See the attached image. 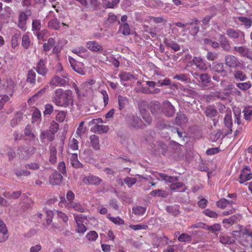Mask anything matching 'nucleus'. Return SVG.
Returning <instances> with one entry per match:
<instances>
[{
    "instance_id": "nucleus-1",
    "label": "nucleus",
    "mask_w": 252,
    "mask_h": 252,
    "mask_svg": "<svg viewBox=\"0 0 252 252\" xmlns=\"http://www.w3.org/2000/svg\"><path fill=\"white\" fill-rule=\"evenodd\" d=\"M52 100L56 106L63 108L74 104L73 94L70 90L56 89L52 95Z\"/></svg>"
},
{
    "instance_id": "nucleus-2",
    "label": "nucleus",
    "mask_w": 252,
    "mask_h": 252,
    "mask_svg": "<svg viewBox=\"0 0 252 252\" xmlns=\"http://www.w3.org/2000/svg\"><path fill=\"white\" fill-rule=\"evenodd\" d=\"M61 75L62 77L55 75L52 78L50 81V85L54 87L58 86L64 87L68 83V75L65 72H63Z\"/></svg>"
},
{
    "instance_id": "nucleus-3",
    "label": "nucleus",
    "mask_w": 252,
    "mask_h": 252,
    "mask_svg": "<svg viewBox=\"0 0 252 252\" xmlns=\"http://www.w3.org/2000/svg\"><path fill=\"white\" fill-rule=\"evenodd\" d=\"M82 182L86 185L97 186L100 185L102 180L97 176L89 173L83 177Z\"/></svg>"
},
{
    "instance_id": "nucleus-4",
    "label": "nucleus",
    "mask_w": 252,
    "mask_h": 252,
    "mask_svg": "<svg viewBox=\"0 0 252 252\" xmlns=\"http://www.w3.org/2000/svg\"><path fill=\"white\" fill-rule=\"evenodd\" d=\"M31 11L30 10H26L25 11H21L19 15L18 26L19 28L23 31L26 30V24L28 17L31 15Z\"/></svg>"
},
{
    "instance_id": "nucleus-5",
    "label": "nucleus",
    "mask_w": 252,
    "mask_h": 252,
    "mask_svg": "<svg viewBox=\"0 0 252 252\" xmlns=\"http://www.w3.org/2000/svg\"><path fill=\"white\" fill-rule=\"evenodd\" d=\"M252 179V173L251 170L247 167L244 168L241 172L239 178V182L243 184L245 182Z\"/></svg>"
},
{
    "instance_id": "nucleus-6",
    "label": "nucleus",
    "mask_w": 252,
    "mask_h": 252,
    "mask_svg": "<svg viewBox=\"0 0 252 252\" xmlns=\"http://www.w3.org/2000/svg\"><path fill=\"white\" fill-rule=\"evenodd\" d=\"M72 69L80 75H85L91 71V67H86L84 64H70Z\"/></svg>"
},
{
    "instance_id": "nucleus-7",
    "label": "nucleus",
    "mask_w": 252,
    "mask_h": 252,
    "mask_svg": "<svg viewBox=\"0 0 252 252\" xmlns=\"http://www.w3.org/2000/svg\"><path fill=\"white\" fill-rule=\"evenodd\" d=\"M163 111L168 117L173 116L175 113L174 106L168 100L165 101L163 103Z\"/></svg>"
},
{
    "instance_id": "nucleus-8",
    "label": "nucleus",
    "mask_w": 252,
    "mask_h": 252,
    "mask_svg": "<svg viewBox=\"0 0 252 252\" xmlns=\"http://www.w3.org/2000/svg\"><path fill=\"white\" fill-rule=\"evenodd\" d=\"M86 47L91 51L95 53L102 51L103 48L96 41H89L86 43Z\"/></svg>"
},
{
    "instance_id": "nucleus-9",
    "label": "nucleus",
    "mask_w": 252,
    "mask_h": 252,
    "mask_svg": "<svg viewBox=\"0 0 252 252\" xmlns=\"http://www.w3.org/2000/svg\"><path fill=\"white\" fill-rule=\"evenodd\" d=\"M0 233L2 234L0 236V243L4 242L8 238V229L4 221L0 220Z\"/></svg>"
},
{
    "instance_id": "nucleus-10",
    "label": "nucleus",
    "mask_w": 252,
    "mask_h": 252,
    "mask_svg": "<svg viewBox=\"0 0 252 252\" xmlns=\"http://www.w3.org/2000/svg\"><path fill=\"white\" fill-rule=\"evenodd\" d=\"M65 206L68 209H73L74 211H78L80 213H83L84 211V209L82 205L79 202H68L65 201Z\"/></svg>"
},
{
    "instance_id": "nucleus-11",
    "label": "nucleus",
    "mask_w": 252,
    "mask_h": 252,
    "mask_svg": "<svg viewBox=\"0 0 252 252\" xmlns=\"http://www.w3.org/2000/svg\"><path fill=\"white\" fill-rule=\"evenodd\" d=\"M164 43L167 48H170L177 52L181 49L180 46L175 41L171 39H165L164 40Z\"/></svg>"
},
{
    "instance_id": "nucleus-12",
    "label": "nucleus",
    "mask_w": 252,
    "mask_h": 252,
    "mask_svg": "<svg viewBox=\"0 0 252 252\" xmlns=\"http://www.w3.org/2000/svg\"><path fill=\"white\" fill-rule=\"evenodd\" d=\"M63 179V177L60 173L55 172L50 176L49 182L53 186L59 185L62 182Z\"/></svg>"
},
{
    "instance_id": "nucleus-13",
    "label": "nucleus",
    "mask_w": 252,
    "mask_h": 252,
    "mask_svg": "<svg viewBox=\"0 0 252 252\" xmlns=\"http://www.w3.org/2000/svg\"><path fill=\"white\" fill-rule=\"evenodd\" d=\"M55 134L49 130L42 131L40 134L41 142H43L45 139H47L50 142L53 141L55 138Z\"/></svg>"
},
{
    "instance_id": "nucleus-14",
    "label": "nucleus",
    "mask_w": 252,
    "mask_h": 252,
    "mask_svg": "<svg viewBox=\"0 0 252 252\" xmlns=\"http://www.w3.org/2000/svg\"><path fill=\"white\" fill-rule=\"evenodd\" d=\"M170 189L175 191L184 192L187 189L185 184L182 182H175L170 186Z\"/></svg>"
},
{
    "instance_id": "nucleus-15",
    "label": "nucleus",
    "mask_w": 252,
    "mask_h": 252,
    "mask_svg": "<svg viewBox=\"0 0 252 252\" xmlns=\"http://www.w3.org/2000/svg\"><path fill=\"white\" fill-rule=\"evenodd\" d=\"M129 124L131 126L136 128H143V122L137 116H132L129 120Z\"/></svg>"
},
{
    "instance_id": "nucleus-16",
    "label": "nucleus",
    "mask_w": 252,
    "mask_h": 252,
    "mask_svg": "<svg viewBox=\"0 0 252 252\" xmlns=\"http://www.w3.org/2000/svg\"><path fill=\"white\" fill-rule=\"evenodd\" d=\"M23 114L24 112L23 110L16 112L14 118H13L10 122V126L12 127L16 126L20 123L23 119Z\"/></svg>"
},
{
    "instance_id": "nucleus-17",
    "label": "nucleus",
    "mask_w": 252,
    "mask_h": 252,
    "mask_svg": "<svg viewBox=\"0 0 252 252\" xmlns=\"http://www.w3.org/2000/svg\"><path fill=\"white\" fill-rule=\"evenodd\" d=\"M140 111L141 116L144 121V123H143V127L150 125L152 122V118L150 114L145 109H140Z\"/></svg>"
},
{
    "instance_id": "nucleus-18",
    "label": "nucleus",
    "mask_w": 252,
    "mask_h": 252,
    "mask_svg": "<svg viewBox=\"0 0 252 252\" xmlns=\"http://www.w3.org/2000/svg\"><path fill=\"white\" fill-rule=\"evenodd\" d=\"M73 88L74 89L75 92L77 95V97L79 98H82L83 97H85L87 94V89L88 88H85V89H83V88L82 87V84L81 85V88L79 89L77 86L74 83L73 84Z\"/></svg>"
},
{
    "instance_id": "nucleus-19",
    "label": "nucleus",
    "mask_w": 252,
    "mask_h": 252,
    "mask_svg": "<svg viewBox=\"0 0 252 252\" xmlns=\"http://www.w3.org/2000/svg\"><path fill=\"white\" fill-rule=\"evenodd\" d=\"M70 164L75 168L83 167V164L78 160L77 154H71L70 156Z\"/></svg>"
},
{
    "instance_id": "nucleus-20",
    "label": "nucleus",
    "mask_w": 252,
    "mask_h": 252,
    "mask_svg": "<svg viewBox=\"0 0 252 252\" xmlns=\"http://www.w3.org/2000/svg\"><path fill=\"white\" fill-rule=\"evenodd\" d=\"M90 142L93 149L95 150L100 149L99 138V137L95 134H93L90 137Z\"/></svg>"
},
{
    "instance_id": "nucleus-21",
    "label": "nucleus",
    "mask_w": 252,
    "mask_h": 252,
    "mask_svg": "<svg viewBox=\"0 0 252 252\" xmlns=\"http://www.w3.org/2000/svg\"><path fill=\"white\" fill-rule=\"evenodd\" d=\"M57 149L55 146L50 147V157L49 160L51 164H55L57 161Z\"/></svg>"
},
{
    "instance_id": "nucleus-22",
    "label": "nucleus",
    "mask_w": 252,
    "mask_h": 252,
    "mask_svg": "<svg viewBox=\"0 0 252 252\" xmlns=\"http://www.w3.org/2000/svg\"><path fill=\"white\" fill-rule=\"evenodd\" d=\"M235 22H240L242 25H244L247 28H250L252 26V20L243 16H239L235 18Z\"/></svg>"
},
{
    "instance_id": "nucleus-23",
    "label": "nucleus",
    "mask_w": 252,
    "mask_h": 252,
    "mask_svg": "<svg viewBox=\"0 0 252 252\" xmlns=\"http://www.w3.org/2000/svg\"><path fill=\"white\" fill-rule=\"evenodd\" d=\"M199 21L197 19H194L191 22L189 23V25L192 27L190 30V34L192 35H196L199 31Z\"/></svg>"
},
{
    "instance_id": "nucleus-24",
    "label": "nucleus",
    "mask_w": 252,
    "mask_h": 252,
    "mask_svg": "<svg viewBox=\"0 0 252 252\" xmlns=\"http://www.w3.org/2000/svg\"><path fill=\"white\" fill-rule=\"evenodd\" d=\"M108 130V127L107 126L98 125H95L91 128V130L92 131L97 132L99 134L106 133Z\"/></svg>"
},
{
    "instance_id": "nucleus-25",
    "label": "nucleus",
    "mask_w": 252,
    "mask_h": 252,
    "mask_svg": "<svg viewBox=\"0 0 252 252\" xmlns=\"http://www.w3.org/2000/svg\"><path fill=\"white\" fill-rule=\"evenodd\" d=\"M24 134L26 136L29 137L30 140L34 141L36 138L32 126L29 125H27L25 128Z\"/></svg>"
},
{
    "instance_id": "nucleus-26",
    "label": "nucleus",
    "mask_w": 252,
    "mask_h": 252,
    "mask_svg": "<svg viewBox=\"0 0 252 252\" xmlns=\"http://www.w3.org/2000/svg\"><path fill=\"white\" fill-rule=\"evenodd\" d=\"M11 14L12 9L11 7L8 6H6L4 7V13L1 15V19L6 22H8L10 20Z\"/></svg>"
},
{
    "instance_id": "nucleus-27",
    "label": "nucleus",
    "mask_w": 252,
    "mask_h": 252,
    "mask_svg": "<svg viewBox=\"0 0 252 252\" xmlns=\"http://www.w3.org/2000/svg\"><path fill=\"white\" fill-rule=\"evenodd\" d=\"M130 28L127 23H123L120 24L119 32L124 35H128L130 34Z\"/></svg>"
},
{
    "instance_id": "nucleus-28",
    "label": "nucleus",
    "mask_w": 252,
    "mask_h": 252,
    "mask_svg": "<svg viewBox=\"0 0 252 252\" xmlns=\"http://www.w3.org/2000/svg\"><path fill=\"white\" fill-rule=\"evenodd\" d=\"M158 176L162 180L170 183L171 184L177 182L178 180L176 177L169 176L164 173H159Z\"/></svg>"
},
{
    "instance_id": "nucleus-29",
    "label": "nucleus",
    "mask_w": 252,
    "mask_h": 252,
    "mask_svg": "<svg viewBox=\"0 0 252 252\" xmlns=\"http://www.w3.org/2000/svg\"><path fill=\"white\" fill-rule=\"evenodd\" d=\"M119 108L120 110L123 109L128 104V99L126 96H118Z\"/></svg>"
},
{
    "instance_id": "nucleus-30",
    "label": "nucleus",
    "mask_w": 252,
    "mask_h": 252,
    "mask_svg": "<svg viewBox=\"0 0 252 252\" xmlns=\"http://www.w3.org/2000/svg\"><path fill=\"white\" fill-rule=\"evenodd\" d=\"M188 122L187 117L182 114H177L176 118V123L178 126H181L186 124Z\"/></svg>"
},
{
    "instance_id": "nucleus-31",
    "label": "nucleus",
    "mask_w": 252,
    "mask_h": 252,
    "mask_svg": "<svg viewBox=\"0 0 252 252\" xmlns=\"http://www.w3.org/2000/svg\"><path fill=\"white\" fill-rule=\"evenodd\" d=\"M15 174L18 177L28 176L31 175V172L28 171L27 169H21L20 168H16L14 170Z\"/></svg>"
},
{
    "instance_id": "nucleus-32",
    "label": "nucleus",
    "mask_w": 252,
    "mask_h": 252,
    "mask_svg": "<svg viewBox=\"0 0 252 252\" xmlns=\"http://www.w3.org/2000/svg\"><path fill=\"white\" fill-rule=\"evenodd\" d=\"M166 210L169 214L174 216L178 215L180 213L179 207L176 205L174 206L170 205L167 206Z\"/></svg>"
},
{
    "instance_id": "nucleus-33",
    "label": "nucleus",
    "mask_w": 252,
    "mask_h": 252,
    "mask_svg": "<svg viewBox=\"0 0 252 252\" xmlns=\"http://www.w3.org/2000/svg\"><path fill=\"white\" fill-rule=\"evenodd\" d=\"M220 41L221 47L226 51H228L230 49V46L229 42L224 35H221L220 37Z\"/></svg>"
},
{
    "instance_id": "nucleus-34",
    "label": "nucleus",
    "mask_w": 252,
    "mask_h": 252,
    "mask_svg": "<svg viewBox=\"0 0 252 252\" xmlns=\"http://www.w3.org/2000/svg\"><path fill=\"white\" fill-rule=\"evenodd\" d=\"M79 216H76L75 217V220L77 223V232L78 233H84L86 230L87 228L86 226L82 223L79 220H78Z\"/></svg>"
},
{
    "instance_id": "nucleus-35",
    "label": "nucleus",
    "mask_w": 252,
    "mask_h": 252,
    "mask_svg": "<svg viewBox=\"0 0 252 252\" xmlns=\"http://www.w3.org/2000/svg\"><path fill=\"white\" fill-rule=\"evenodd\" d=\"M226 34L232 39H236L240 35V31L232 29H229L226 32Z\"/></svg>"
},
{
    "instance_id": "nucleus-36",
    "label": "nucleus",
    "mask_w": 252,
    "mask_h": 252,
    "mask_svg": "<svg viewBox=\"0 0 252 252\" xmlns=\"http://www.w3.org/2000/svg\"><path fill=\"white\" fill-rule=\"evenodd\" d=\"M235 203L233 201H228L225 198H222L217 202V206L220 208L224 209L228 204L232 205Z\"/></svg>"
},
{
    "instance_id": "nucleus-37",
    "label": "nucleus",
    "mask_w": 252,
    "mask_h": 252,
    "mask_svg": "<svg viewBox=\"0 0 252 252\" xmlns=\"http://www.w3.org/2000/svg\"><path fill=\"white\" fill-rule=\"evenodd\" d=\"M106 217L108 219L115 224L122 225L125 223L124 220L120 217H111L110 214H108Z\"/></svg>"
},
{
    "instance_id": "nucleus-38",
    "label": "nucleus",
    "mask_w": 252,
    "mask_h": 252,
    "mask_svg": "<svg viewBox=\"0 0 252 252\" xmlns=\"http://www.w3.org/2000/svg\"><path fill=\"white\" fill-rule=\"evenodd\" d=\"M48 26L51 29L58 30L60 27V23L57 19H53L48 22Z\"/></svg>"
},
{
    "instance_id": "nucleus-39",
    "label": "nucleus",
    "mask_w": 252,
    "mask_h": 252,
    "mask_svg": "<svg viewBox=\"0 0 252 252\" xmlns=\"http://www.w3.org/2000/svg\"><path fill=\"white\" fill-rule=\"evenodd\" d=\"M30 44L31 42L29 35L27 33L24 34L22 38V45L25 49H27L29 48Z\"/></svg>"
},
{
    "instance_id": "nucleus-40",
    "label": "nucleus",
    "mask_w": 252,
    "mask_h": 252,
    "mask_svg": "<svg viewBox=\"0 0 252 252\" xmlns=\"http://www.w3.org/2000/svg\"><path fill=\"white\" fill-rule=\"evenodd\" d=\"M238 218L236 215H233L228 219H224L222 220V223L224 224H227L228 225H232V224L237 222Z\"/></svg>"
},
{
    "instance_id": "nucleus-41",
    "label": "nucleus",
    "mask_w": 252,
    "mask_h": 252,
    "mask_svg": "<svg viewBox=\"0 0 252 252\" xmlns=\"http://www.w3.org/2000/svg\"><path fill=\"white\" fill-rule=\"evenodd\" d=\"M55 44V40L53 38L50 37L48 39L47 42L43 44V49L45 51H48L53 47Z\"/></svg>"
},
{
    "instance_id": "nucleus-42",
    "label": "nucleus",
    "mask_w": 252,
    "mask_h": 252,
    "mask_svg": "<svg viewBox=\"0 0 252 252\" xmlns=\"http://www.w3.org/2000/svg\"><path fill=\"white\" fill-rule=\"evenodd\" d=\"M41 28V21L37 19L32 20V31L33 32H38Z\"/></svg>"
},
{
    "instance_id": "nucleus-43",
    "label": "nucleus",
    "mask_w": 252,
    "mask_h": 252,
    "mask_svg": "<svg viewBox=\"0 0 252 252\" xmlns=\"http://www.w3.org/2000/svg\"><path fill=\"white\" fill-rule=\"evenodd\" d=\"M220 241L224 245L232 244L235 242L230 237L226 235L220 236Z\"/></svg>"
},
{
    "instance_id": "nucleus-44",
    "label": "nucleus",
    "mask_w": 252,
    "mask_h": 252,
    "mask_svg": "<svg viewBox=\"0 0 252 252\" xmlns=\"http://www.w3.org/2000/svg\"><path fill=\"white\" fill-rule=\"evenodd\" d=\"M41 116L40 111L37 109H35L32 115V123L39 122L40 121Z\"/></svg>"
},
{
    "instance_id": "nucleus-45",
    "label": "nucleus",
    "mask_w": 252,
    "mask_h": 252,
    "mask_svg": "<svg viewBox=\"0 0 252 252\" xmlns=\"http://www.w3.org/2000/svg\"><path fill=\"white\" fill-rule=\"evenodd\" d=\"M224 123L225 126L229 128V129L230 131V133H231L232 131V130L231 129L232 126V118L230 115L228 114L225 115L224 118Z\"/></svg>"
},
{
    "instance_id": "nucleus-46",
    "label": "nucleus",
    "mask_w": 252,
    "mask_h": 252,
    "mask_svg": "<svg viewBox=\"0 0 252 252\" xmlns=\"http://www.w3.org/2000/svg\"><path fill=\"white\" fill-rule=\"evenodd\" d=\"M146 208L142 206H136L132 208V212L135 215L141 216L146 212Z\"/></svg>"
},
{
    "instance_id": "nucleus-47",
    "label": "nucleus",
    "mask_w": 252,
    "mask_h": 252,
    "mask_svg": "<svg viewBox=\"0 0 252 252\" xmlns=\"http://www.w3.org/2000/svg\"><path fill=\"white\" fill-rule=\"evenodd\" d=\"M36 71L37 73L40 75H45L48 71L47 68L45 65V64H37Z\"/></svg>"
},
{
    "instance_id": "nucleus-48",
    "label": "nucleus",
    "mask_w": 252,
    "mask_h": 252,
    "mask_svg": "<svg viewBox=\"0 0 252 252\" xmlns=\"http://www.w3.org/2000/svg\"><path fill=\"white\" fill-rule=\"evenodd\" d=\"M119 77L122 80L127 81L131 79H135L134 75L130 74L128 72H123L119 74Z\"/></svg>"
},
{
    "instance_id": "nucleus-49",
    "label": "nucleus",
    "mask_w": 252,
    "mask_h": 252,
    "mask_svg": "<svg viewBox=\"0 0 252 252\" xmlns=\"http://www.w3.org/2000/svg\"><path fill=\"white\" fill-rule=\"evenodd\" d=\"M150 195H151L152 196H159V197H166V192L165 191L158 189H155L153 191H152L150 192Z\"/></svg>"
},
{
    "instance_id": "nucleus-50",
    "label": "nucleus",
    "mask_w": 252,
    "mask_h": 252,
    "mask_svg": "<svg viewBox=\"0 0 252 252\" xmlns=\"http://www.w3.org/2000/svg\"><path fill=\"white\" fill-rule=\"evenodd\" d=\"M178 240L181 242H190L191 237L187 233H182L179 236Z\"/></svg>"
},
{
    "instance_id": "nucleus-51",
    "label": "nucleus",
    "mask_w": 252,
    "mask_h": 252,
    "mask_svg": "<svg viewBox=\"0 0 252 252\" xmlns=\"http://www.w3.org/2000/svg\"><path fill=\"white\" fill-rule=\"evenodd\" d=\"M17 154L19 155V158L21 159H25L29 157L28 153L25 150L24 147H19L17 149Z\"/></svg>"
},
{
    "instance_id": "nucleus-52",
    "label": "nucleus",
    "mask_w": 252,
    "mask_h": 252,
    "mask_svg": "<svg viewBox=\"0 0 252 252\" xmlns=\"http://www.w3.org/2000/svg\"><path fill=\"white\" fill-rule=\"evenodd\" d=\"M89 241L94 242L98 237V234L95 231H91L86 236Z\"/></svg>"
},
{
    "instance_id": "nucleus-53",
    "label": "nucleus",
    "mask_w": 252,
    "mask_h": 252,
    "mask_svg": "<svg viewBox=\"0 0 252 252\" xmlns=\"http://www.w3.org/2000/svg\"><path fill=\"white\" fill-rule=\"evenodd\" d=\"M243 113L245 119L248 121L250 120L252 116V108L250 106L245 108L243 110Z\"/></svg>"
},
{
    "instance_id": "nucleus-54",
    "label": "nucleus",
    "mask_w": 252,
    "mask_h": 252,
    "mask_svg": "<svg viewBox=\"0 0 252 252\" xmlns=\"http://www.w3.org/2000/svg\"><path fill=\"white\" fill-rule=\"evenodd\" d=\"M129 227L134 230H146L148 228L147 224H139L136 225L130 224Z\"/></svg>"
},
{
    "instance_id": "nucleus-55",
    "label": "nucleus",
    "mask_w": 252,
    "mask_h": 252,
    "mask_svg": "<svg viewBox=\"0 0 252 252\" xmlns=\"http://www.w3.org/2000/svg\"><path fill=\"white\" fill-rule=\"evenodd\" d=\"M66 117V112L64 111H59L56 117V120L59 123L63 122Z\"/></svg>"
},
{
    "instance_id": "nucleus-56",
    "label": "nucleus",
    "mask_w": 252,
    "mask_h": 252,
    "mask_svg": "<svg viewBox=\"0 0 252 252\" xmlns=\"http://www.w3.org/2000/svg\"><path fill=\"white\" fill-rule=\"evenodd\" d=\"M236 85L239 89L243 91L247 90L252 86L251 83L250 81H248L245 83H237Z\"/></svg>"
},
{
    "instance_id": "nucleus-57",
    "label": "nucleus",
    "mask_w": 252,
    "mask_h": 252,
    "mask_svg": "<svg viewBox=\"0 0 252 252\" xmlns=\"http://www.w3.org/2000/svg\"><path fill=\"white\" fill-rule=\"evenodd\" d=\"M220 225L218 223L214 224L212 225H207L206 229L212 233H215L220 229Z\"/></svg>"
},
{
    "instance_id": "nucleus-58",
    "label": "nucleus",
    "mask_w": 252,
    "mask_h": 252,
    "mask_svg": "<svg viewBox=\"0 0 252 252\" xmlns=\"http://www.w3.org/2000/svg\"><path fill=\"white\" fill-rule=\"evenodd\" d=\"M59 129V125L54 121H52L49 126V130L55 134Z\"/></svg>"
},
{
    "instance_id": "nucleus-59",
    "label": "nucleus",
    "mask_w": 252,
    "mask_h": 252,
    "mask_svg": "<svg viewBox=\"0 0 252 252\" xmlns=\"http://www.w3.org/2000/svg\"><path fill=\"white\" fill-rule=\"evenodd\" d=\"M217 110L212 107H209L205 111V114L207 117H214L217 115Z\"/></svg>"
},
{
    "instance_id": "nucleus-60",
    "label": "nucleus",
    "mask_w": 252,
    "mask_h": 252,
    "mask_svg": "<svg viewBox=\"0 0 252 252\" xmlns=\"http://www.w3.org/2000/svg\"><path fill=\"white\" fill-rule=\"evenodd\" d=\"M36 74L34 71L31 70L28 72L27 76V81L31 83H34L35 81Z\"/></svg>"
},
{
    "instance_id": "nucleus-61",
    "label": "nucleus",
    "mask_w": 252,
    "mask_h": 252,
    "mask_svg": "<svg viewBox=\"0 0 252 252\" xmlns=\"http://www.w3.org/2000/svg\"><path fill=\"white\" fill-rule=\"evenodd\" d=\"M68 147L73 151L77 150L78 148V141L75 138L72 139L69 142Z\"/></svg>"
},
{
    "instance_id": "nucleus-62",
    "label": "nucleus",
    "mask_w": 252,
    "mask_h": 252,
    "mask_svg": "<svg viewBox=\"0 0 252 252\" xmlns=\"http://www.w3.org/2000/svg\"><path fill=\"white\" fill-rule=\"evenodd\" d=\"M203 212L205 215L210 218H217L218 216V215L216 212L210 210L209 209H205Z\"/></svg>"
},
{
    "instance_id": "nucleus-63",
    "label": "nucleus",
    "mask_w": 252,
    "mask_h": 252,
    "mask_svg": "<svg viewBox=\"0 0 252 252\" xmlns=\"http://www.w3.org/2000/svg\"><path fill=\"white\" fill-rule=\"evenodd\" d=\"M234 77L240 81H244L246 79V75L241 71H236L234 73Z\"/></svg>"
},
{
    "instance_id": "nucleus-64",
    "label": "nucleus",
    "mask_w": 252,
    "mask_h": 252,
    "mask_svg": "<svg viewBox=\"0 0 252 252\" xmlns=\"http://www.w3.org/2000/svg\"><path fill=\"white\" fill-rule=\"evenodd\" d=\"M150 109L153 114H156L158 113L160 110L159 103L158 102H156L153 104H151Z\"/></svg>"
}]
</instances>
